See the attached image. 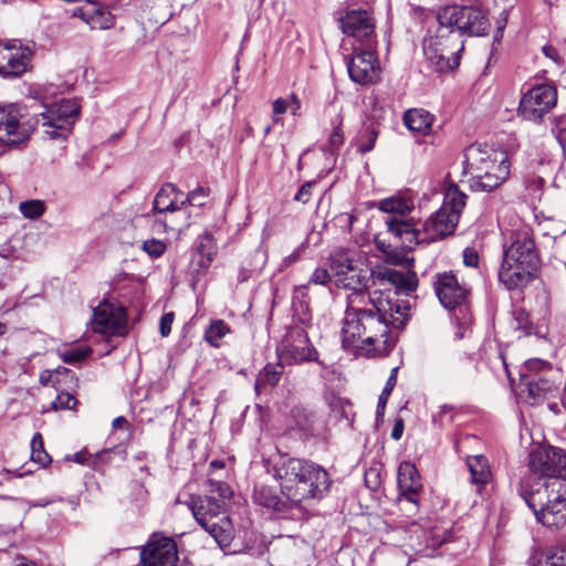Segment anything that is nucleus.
<instances>
[{
    "label": "nucleus",
    "instance_id": "obj_2",
    "mask_svg": "<svg viewBox=\"0 0 566 566\" xmlns=\"http://www.w3.org/2000/svg\"><path fill=\"white\" fill-rule=\"evenodd\" d=\"M400 310V305L381 291L350 293L342 327L344 347H350L360 339L364 344L374 345L376 353L388 352L394 346L389 326L398 321L394 317V311L401 314Z\"/></svg>",
    "mask_w": 566,
    "mask_h": 566
},
{
    "label": "nucleus",
    "instance_id": "obj_16",
    "mask_svg": "<svg viewBox=\"0 0 566 566\" xmlns=\"http://www.w3.org/2000/svg\"><path fill=\"white\" fill-rule=\"evenodd\" d=\"M398 503L401 510L416 514L418 512V493L422 490L420 474L411 462H402L398 468Z\"/></svg>",
    "mask_w": 566,
    "mask_h": 566
},
{
    "label": "nucleus",
    "instance_id": "obj_9",
    "mask_svg": "<svg viewBox=\"0 0 566 566\" xmlns=\"http://www.w3.org/2000/svg\"><path fill=\"white\" fill-rule=\"evenodd\" d=\"M34 125L27 118V108L20 104L0 106V153L28 140Z\"/></svg>",
    "mask_w": 566,
    "mask_h": 566
},
{
    "label": "nucleus",
    "instance_id": "obj_57",
    "mask_svg": "<svg viewBox=\"0 0 566 566\" xmlns=\"http://www.w3.org/2000/svg\"><path fill=\"white\" fill-rule=\"evenodd\" d=\"M542 51H543L544 55L546 57H548L549 60H552L555 64H557V65L562 64V57L556 48H554L551 44H547L542 48Z\"/></svg>",
    "mask_w": 566,
    "mask_h": 566
},
{
    "label": "nucleus",
    "instance_id": "obj_28",
    "mask_svg": "<svg viewBox=\"0 0 566 566\" xmlns=\"http://www.w3.org/2000/svg\"><path fill=\"white\" fill-rule=\"evenodd\" d=\"M530 566H566V547L553 546L535 549L528 559Z\"/></svg>",
    "mask_w": 566,
    "mask_h": 566
},
{
    "label": "nucleus",
    "instance_id": "obj_47",
    "mask_svg": "<svg viewBox=\"0 0 566 566\" xmlns=\"http://www.w3.org/2000/svg\"><path fill=\"white\" fill-rule=\"evenodd\" d=\"M329 281H333L331 269L317 268L310 277V283L317 285H324Z\"/></svg>",
    "mask_w": 566,
    "mask_h": 566
},
{
    "label": "nucleus",
    "instance_id": "obj_20",
    "mask_svg": "<svg viewBox=\"0 0 566 566\" xmlns=\"http://www.w3.org/2000/svg\"><path fill=\"white\" fill-rule=\"evenodd\" d=\"M350 78L358 84L374 83L379 75L377 57L370 50H361L355 53L347 64Z\"/></svg>",
    "mask_w": 566,
    "mask_h": 566
},
{
    "label": "nucleus",
    "instance_id": "obj_60",
    "mask_svg": "<svg viewBox=\"0 0 566 566\" xmlns=\"http://www.w3.org/2000/svg\"><path fill=\"white\" fill-rule=\"evenodd\" d=\"M461 361H457L453 366V371L457 376H465L467 374H472L474 371V364L470 358H467V371L461 370Z\"/></svg>",
    "mask_w": 566,
    "mask_h": 566
},
{
    "label": "nucleus",
    "instance_id": "obj_19",
    "mask_svg": "<svg viewBox=\"0 0 566 566\" xmlns=\"http://www.w3.org/2000/svg\"><path fill=\"white\" fill-rule=\"evenodd\" d=\"M343 33L368 44L375 31L374 20L367 10L352 9L339 19Z\"/></svg>",
    "mask_w": 566,
    "mask_h": 566
},
{
    "label": "nucleus",
    "instance_id": "obj_30",
    "mask_svg": "<svg viewBox=\"0 0 566 566\" xmlns=\"http://www.w3.org/2000/svg\"><path fill=\"white\" fill-rule=\"evenodd\" d=\"M433 123V115L422 108H412L405 113L403 124L411 132L428 135Z\"/></svg>",
    "mask_w": 566,
    "mask_h": 566
},
{
    "label": "nucleus",
    "instance_id": "obj_54",
    "mask_svg": "<svg viewBox=\"0 0 566 566\" xmlns=\"http://www.w3.org/2000/svg\"><path fill=\"white\" fill-rule=\"evenodd\" d=\"M544 184V179L539 176L531 177L525 181L526 188L531 190L534 195H539L542 192Z\"/></svg>",
    "mask_w": 566,
    "mask_h": 566
},
{
    "label": "nucleus",
    "instance_id": "obj_55",
    "mask_svg": "<svg viewBox=\"0 0 566 566\" xmlns=\"http://www.w3.org/2000/svg\"><path fill=\"white\" fill-rule=\"evenodd\" d=\"M331 407L333 411H339L343 417L347 418V409L350 407V403L342 398H333Z\"/></svg>",
    "mask_w": 566,
    "mask_h": 566
},
{
    "label": "nucleus",
    "instance_id": "obj_43",
    "mask_svg": "<svg viewBox=\"0 0 566 566\" xmlns=\"http://www.w3.org/2000/svg\"><path fill=\"white\" fill-rule=\"evenodd\" d=\"M77 400L75 397L69 392H61L56 395L55 400L52 402V408L54 410L59 409H73L76 405Z\"/></svg>",
    "mask_w": 566,
    "mask_h": 566
},
{
    "label": "nucleus",
    "instance_id": "obj_21",
    "mask_svg": "<svg viewBox=\"0 0 566 566\" xmlns=\"http://www.w3.org/2000/svg\"><path fill=\"white\" fill-rule=\"evenodd\" d=\"M387 230L396 239L401 241V244L409 248L411 244L426 242L423 229L416 228L412 220L403 219V217L389 216L386 221Z\"/></svg>",
    "mask_w": 566,
    "mask_h": 566
},
{
    "label": "nucleus",
    "instance_id": "obj_36",
    "mask_svg": "<svg viewBox=\"0 0 566 566\" xmlns=\"http://www.w3.org/2000/svg\"><path fill=\"white\" fill-rule=\"evenodd\" d=\"M230 333L229 325L222 319H214L205 331V339L213 347H219L220 340Z\"/></svg>",
    "mask_w": 566,
    "mask_h": 566
},
{
    "label": "nucleus",
    "instance_id": "obj_23",
    "mask_svg": "<svg viewBox=\"0 0 566 566\" xmlns=\"http://www.w3.org/2000/svg\"><path fill=\"white\" fill-rule=\"evenodd\" d=\"M88 7L77 9L74 14L81 17L92 29H111L115 22L111 11L92 0H88Z\"/></svg>",
    "mask_w": 566,
    "mask_h": 566
},
{
    "label": "nucleus",
    "instance_id": "obj_58",
    "mask_svg": "<svg viewBox=\"0 0 566 566\" xmlns=\"http://www.w3.org/2000/svg\"><path fill=\"white\" fill-rule=\"evenodd\" d=\"M290 108V99L286 98H277L273 102V113L274 115L284 114Z\"/></svg>",
    "mask_w": 566,
    "mask_h": 566
},
{
    "label": "nucleus",
    "instance_id": "obj_53",
    "mask_svg": "<svg viewBox=\"0 0 566 566\" xmlns=\"http://www.w3.org/2000/svg\"><path fill=\"white\" fill-rule=\"evenodd\" d=\"M463 263L467 266L476 268L479 264V254L473 248H465L463 251Z\"/></svg>",
    "mask_w": 566,
    "mask_h": 566
},
{
    "label": "nucleus",
    "instance_id": "obj_18",
    "mask_svg": "<svg viewBox=\"0 0 566 566\" xmlns=\"http://www.w3.org/2000/svg\"><path fill=\"white\" fill-rule=\"evenodd\" d=\"M434 291L446 308H459L461 313L463 312L468 290L458 282L453 273L444 272L438 274L434 282Z\"/></svg>",
    "mask_w": 566,
    "mask_h": 566
},
{
    "label": "nucleus",
    "instance_id": "obj_22",
    "mask_svg": "<svg viewBox=\"0 0 566 566\" xmlns=\"http://www.w3.org/2000/svg\"><path fill=\"white\" fill-rule=\"evenodd\" d=\"M382 284L388 283L396 289V293L409 294L417 289L418 279L412 271H398L395 269H380L371 273Z\"/></svg>",
    "mask_w": 566,
    "mask_h": 566
},
{
    "label": "nucleus",
    "instance_id": "obj_7",
    "mask_svg": "<svg viewBox=\"0 0 566 566\" xmlns=\"http://www.w3.org/2000/svg\"><path fill=\"white\" fill-rule=\"evenodd\" d=\"M467 195L451 184L444 192L441 207L422 224L426 242H433L451 235L465 207Z\"/></svg>",
    "mask_w": 566,
    "mask_h": 566
},
{
    "label": "nucleus",
    "instance_id": "obj_10",
    "mask_svg": "<svg viewBox=\"0 0 566 566\" xmlns=\"http://www.w3.org/2000/svg\"><path fill=\"white\" fill-rule=\"evenodd\" d=\"M333 282L337 287L350 290L352 293H366L370 279L369 270L364 269L346 251H334L331 255Z\"/></svg>",
    "mask_w": 566,
    "mask_h": 566
},
{
    "label": "nucleus",
    "instance_id": "obj_44",
    "mask_svg": "<svg viewBox=\"0 0 566 566\" xmlns=\"http://www.w3.org/2000/svg\"><path fill=\"white\" fill-rule=\"evenodd\" d=\"M209 491L212 494L217 493V495L219 496L217 500H222V503L226 504V500L229 499L232 494L230 486L224 482L214 480H209Z\"/></svg>",
    "mask_w": 566,
    "mask_h": 566
},
{
    "label": "nucleus",
    "instance_id": "obj_31",
    "mask_svg": "<svg viewBox=\"0 0 566 566\" xmlns=\"http://www.w3.org/2000/svg\"><path fill=\"white\" fill-rule=\"evenodd\" d=\"M467 465L471 474V483L483 486L491 480L489 460L483 454L467 457Z\"/></svg>",
    "mask_w": 566,
    "mask_h": 566
},
{
    "label": "nucleus",
    "instance_id": "obj_40",
    "mask_svg": "<svg viewBox=\"0 0 566 566\" xmlns=\"http://www.w3.org/2000/svg\"><path fill=\"white\" fill-rule=\"evenodd\" d=\"M91 353L92 349L90 347H75L64 350L60 356L66 364H76L85 359Z\"/></svg>",
    "mask_w": 566,
    "mask_h": 566
},
{
    "label": "nucleus",
    "instance_id": "obj_13",
    "mask_svg": "<svg viewBox=\"0 0 566 566\" xmlns=\"http://www.w3.org/2000/svg\"><path fill=\"white\" fill-rule=\"evenodd\" d=\"M33 50L19 40L0 42V75L4 78L22 76L31 70Z\"/></svg>",
    "mask_w": 566,
    "mask_h": 566
},
{
    "label": "nucleus",
    "instance_id": "obj_42",
    "mask_svg": "<svg viewBox=\"0 0 566 566\" xmlns=\"http://www.w3.org/2000/svg\"><path fill=\"white\" fill-rule=\"evenodd\" d=\"M209 193V188L198 187L197 189L190 191L184 201L196 207H202L205 206V200L208 198Z\"/></svg>",
    "mask_w": 566,
    "mask_h": 566
},
{
    "label": "nucleus",
    "instance_id": "obj_6",
    "mask_svg": "<svg viewBox=\"0 0 566 566\" xmlns=\"http://www.w3.org/2000/svg\"><path fill=\"white\" fill-rule=\"evenodd\" d=\"M438 23L436 34L423 41V53L437 72H448L459 65L463 41L452 25L441 20Z\"/></svg>",
    "mask_w": 566,
    "mask_h": 566
},
{
    "label": "nucleus",
    "instance_id": "obj_14",
    "mask_svg": "<svg viewBox=\"0 0 566 566\" xmlns=\"http://www.w3.org/2000/svg\"><path fill=\"white\" fill-rule=\"evenodd\" d=\"M557 103L556 88L548 84L537 85L525 93L518 112L531 122H539Z\"/></svg>",
    "mask_w": 566,
    "mask_h": 566
},
{
    "label": "nucleus",
    "instance_id": "obj_64",
    "mask_svg": "<svg viewBox=\"0 0 566 566\" xmlns=\"http://www.w3.org/2000/svg\"><path fill=\"white\" fill-rule=\"evenodd\" d=\"M305 286L296 287L294 291L293 301L297 300L300 296L304 295Z\"/></svg>",
    "mask_w": 566,
    "mask_h": 566
},
{
    "label": "nucleus",
    "instance_id": "obj_25",
    "mask_svg": "<svg viewBox=\"0 0 566 566\" xmlns=\"http://www.w3.org/2000/svg\"><path fill=\"white\" fill-rule=\"evenodd\" d=\"M181 192L172 184L164 185L156 193L153 210L157 213L175 212L186 206V201L178 202Z\"/></svg>",
    "mask_w": 566,
    "mask_h": 566
},
{
    "label": "nucleus",
    "instance_id": "obj_61",
    "mask_svg": "<svg viewBox=\"0 0 566 566\" xmlns=\"http://www.w3.org/2000/svg\"><path fill=\"white\" fill-rule=\"evenodd\" d=\"M403 433V421L402 419H397L394 428L391 430V438L394 440H399Z\"/></svg>",
    "mask_w": 566,
    "mask_h": 566
},
{
    "label": "nucleus",
    "instance_id": "obj_27",
    "mask_svg": "<svg viewBox=\"0 0 566 566\" xmlns=\"http://www.w3.org/2000/svg\"><path fill=\"white\" fill-rule=\"evenodd\" d=\"M409 532L411 542H413V537H416L419 551L421 547L434 549L446 543L450 536L447 530L443 533H440L438 530L427 532L415 522L411 523Z\"/></svg>",
    "mask_w": 566,
    "mask_h": 566
},
{
    "label": "nucleus",
    "instance_id": "obj_17",
    "mask_svg": "<svg viewBox=\"0 0 566 566\" xmlns=\"http://www.w3.org/2000/svg\"><path fill=\"white\" fill-rule=\"evenodd\" d=\"M92 328L99 334L124 336L126 334L124 308L106 301L99 303L93 312Z\"/></svg>",
    "mask_w": 566,
    "mask_h": 566
},
{
    "label": "nucleus",
    "instance_id": "obj_4",
    "mask_svg": "<svg viewBox=\"0 0 566 566\" xmlns=\"http://www.w3.org/2000/svg\"><path fill=\"white\" fill-rule=\"evenodd\" d=\"M539 254L531 228L512 230L503 244L499 280L507 290H522L534 277Z\"/></svg>",
    "mask_w": 566,
    "mask_h": 566
},
{
    "label": "nucleus",
    "instance_id": "obj_41",
    "mask_svg": "<svg viewBox=\"0 0 566 566\" xmlns=\"http://www.w3.org/2000/svg\"><path fill=\"white\" fill-rule=\"evenodd\" d=\"M197 252L214 256L216 247L213 242V237L209 232H205L201 235H199L197 243Z\"/></svg>",
    "mask_w": 566,
    "mask_h": 566
},
{
    "label": "nucleus",
    "instance_id": "obj_59",
    "mask_svg": "<svg viewBox=\"0 0 566 566\" xmlns=\"http://www.w3.org/2000/svg\"><path fill=\"white\" fill-rule=\"evenodd\" d=\"M286 99H290L291 114L293 116H300L301 115V101L297 97V95L292 93L291 95H289V97H286Z\"/></svg>",
    "mask_w": 566,
    "mask_h": 566
},
{
    "label": "nucleus",
    "instance_id": "obj_48",
    "mask_svg": "<svg viewBox=\"0 0 566 566\" xmlns=\"http://www.w3.org/2000/svg\"><path fill=\"white\" fill-rule=\"evenodd\" d=\"M306 247L304 244L297 247L291 254L285 256L279 268V271H283L286 268L293 265L294 263L298 262L305 252Z\"/></svg>",
    "mask_w": 566,
    "mask_h": 566
},
{
    "label": "nucleus",
    "instance_id": "obj_15",
    "mask_svg": "<svg viewBox=\"0 0 566 566\" xmlns=\"http://www.w3.org/2000/svg\"><path fill=\"white\" fill-rule=\"evenodd\" d=\"M527 373L521 374L522 384L527 391V398L531 403H537L545 399L549 394L556 390L554 381L545 376L538 375L539 371H551V364L542 359H528L525 363Z\"/></svg>",
    "mask_w": 566,
    "mask_h": 566
},
{
    "label": "nucleus",
    "instance_id": "obj_1",
    "mask_svg": "<svg viewBox=\"0 0 566 566\" xmlns=\"http://www.w3.org/2000/svg\"><path fill=\"white\" fill-rule=\"evenodd\" d=\"M521 495L536 520L547 527L566 522V451L541 447L528 454V474L521 483Z\"/></svg>",
    "mask_w": 566,
    "mask_h": 566
},
{
    "label": "nucleus",
    "instance_id": "obj_49",
    "mask_svg": "<svg viewBox=\"0 0 566 566\" xmlns=\"http://www.w3.org/2000/svg\"><path fill=\"white\" fill-rule=\"evenodd\" d=\"M344 143V133L340 125L334 127L328 138L329 150L338 149Z\"/></svg>",
    "mask_w": 566,
    "mask_h": 566
},
{
    "label": "nucleus",
    "instance_id": "obj_32",
    "mask_svg": "<svg viewBox=\"0 0 566 566\" xmlns=\"http://www.w3.org/2000/svg\"><path fill=\"white\" fill-rule=\"evenodd\" d=\"M252 499L255 504L266 509L274 511H283L284 509V502L280 499L277 493L266 485H256Z\"/></svg>",
    "mask_w": 566,
    "mask_h": 566
},
{
    "label": "nucleus",
    "instance_id": "obj_39",
    "mask_svg": "<svg viewBox=\"0 0 566 566\" xmlns=\"http://www.w3.org/2000/svg\"><path fill=\"white\" fill-rule=\"evenodd\" d=\"M20 212L28 219H38L44 211L45 206L41 200H27L20 203Z\"/></svg>",
    "mask_w": 566,
    "mask_h": 566
},
{
    "label": "nucleus",
    "instance_id": "obj_26",
    "mask_svg": "<svg viewBox=\"0 0 566 566\" xmlns=\"http://www.w3.org/2000/svg\"><path fill=\"white\" fill-rule=\"evenodd\" d=\"M292 416L296 427L302 431L305 438L322 434L324 424L314 411L303 407H296L292 410Z\"/></svg>",
    "mask_w": 566,
    "mask_h": 566
},
{
    "label": "nucleus",
    "instance_id": "obj_33",
    "mask_svg": "<svg viewBox=\"0 0 566 566\" xmlns=\"http://www.w3.org/2000/svg\"><path fill=\"white\" fill-rule=\"evenodd\" d=\"M378 135V125L374 123L364 124L356 137L357 150L361 154L371 151L375 147Z\"/></svg>",
    "mask_w": 566,
    "mask_h": 566
},
{
    "label": "nucleus",
    "instance_id": "obj_34",
    "mask_svg": "<svg viewBox=\"0 0 566 566\" xmlns=\"http://www.w3.org/2000/svg\"><path fill=\"white\" fill-rule=\"evenodd\" d=\"M285 364L279 363L276 365L268 364L259 374L255 381V390L259 391L262 387L265 386H275L283 373V367Z\"/></svg>",
    "mask_w": 566,
    "mask_h": 566
},
{
    "label": "nucleus",
    "instance_id": "obj_62",
    "mask_svg": "<svg viewBox=\"0 0 566 566\" xmlns=\"http://www.w3.org/2000/svg\"><path fill=\"white\" fill-rule=\"evenodd\" d=\"M125 423H127V420L125 417H117L113 420V427L114 428H120L122 426H124Z\"/></svg>",
    "mask_w": 566,
    "mask_h": 566
},
{
    "label": "nucleus",
    "instance_id": "obj_38",
    "mask_svg": "<svg viewBox=\"0 0 566 566\" xmlns=\"http://www.w3.org/2000/svg\"><path fill=\"white\" fill-rule=\"evenodd\" d=\"M31 460L41 467H45L51 461L50 455L44 450L43 439L39 432L34 433L31 440Z\"/></svg>",
    "mask_w": 566,
    "mask_h": 566
},
{
    "label": "nucleus",
    "instance_id": "obj_12",
    "mask_svg": "<svg viewBox=\"0 0 566 566\" xmlns=\"http://www.w3.org/2000/svg\"><path fill=\"white\" fill-rule=\"evenodd\" d=\"M276 352L281 364L287 365L317 361L318 356L307 333L301 327L290 328Z\"/></svg>",
    "mask_w": 566,
    "mask_h": 566
},
{
    "label": "nucleus",
    "instance_id": "obj_24",
    "mask_svg": "<svg viewBox=\"0 0 566 566\" xmlns=\"http://www.w3.org/2000/svg\"><path fill=\"white\" fill-rule=\"evenodd\" d=\"M224 505L222 500H217V497L210 495L195 502L191 506V511L196 521L200 525H203L205 523L218 521L221 516H227Z\"/></svg>",
    "mask_w": 566,
    "mask_h": 566
},
{
    "label": "nucleus",
    "instance_id": "obj_45",
    "mask_svg": "<svg viewBox=\"0 0 566 566\" xmlns=\"http://www.w3.org/2000/svg\"><path fill=\"white\" fill-rule=\"evenodd\" d=\"M143 250L151 258H158L166 251V244L160 240L150 239L144 241Z\"/></svg>",
    "mask_w": 566,
    "mask_h": 566
},
{
    "label": "nucleus",
    "instance_id": "obj_56",
    "mask_svg": "<svg viewBox=\"0 0 566 566\" xmlns=\"http://www.w3.org/2000/svg\"><path fill=\"white\" fill-rule=\"evenodd\" d=\"M212 260V255H206L197 252V255L193 258V263L197 265L198 270L205 271L210 266Z\"/></svg>",
    "mask_w": 566,
    "mask_h": 566
},
{
    "label": "nucleus",
    "instance_id": "obj_63",
    "mask_svg": "<svg viewBox=\"0 0 566 566\" xmlns=\"http://www.w3.org/2000/svg\"><path fill=\"white\" fill-rule=\"evenodd\" d=\"M14 566H36L33 563H28L24 557H18Z\"/></svg>",
    "mask_w": 566,
    "mask_h": 566
},
{
    "label": "nucleus",
    "instance_id": "obj_37",
    "mask_svg": "<svg viewBox=\"0 0 566 566\" xmlns=\"http://www.w3.org/2000/svg\"><path fill=\"white\" fill-rule=\"evenodd\" d=\"M397 374H398V367L392 368L390 371V375L387 379V382L378 398L377 417H382L385 413L388 398L390 397V395L397 384Z\"/></svg>",
    "mask_w": 566,
    "mask_h": 566
},
{
    "label": "nucleus",
    "instance_id": "obj_46",
    "mask_svg": "<svg viewBox=\"0 0 566 566\" xmlns=\"http://www.w3.org/2000/svg\"><path fill=\"white\" fill-rule=\"evenodd\" d=\"M365 484L373 491H377L380 488L381 476L377 468H370L365 472Z\"/></svg>",
    "mask_w": 566,
    "mask_h": 566
},
{
    "label": "nucleus",
    "instance_id": "obj_29",
    "mask_svg": "<svg viewBox=\"0 0 566 566\" xmlns=\"http://www.w3.org/2000/svg\"><path fill=\"white\" fill-rule=\"evenodd\" d=\"M208 532L220 547L230 546L233 539V526L228 516H221L218 521H212L201 525Z\"/></svg>",
    "mask_w": 566,
    "mask_h": 566
},
{
    "label": "nucleus",
    "instance_id": "obj_35",
    "mask_svg": "<svg viewBox=\"0 0 566 566\" xmlns=\"http://www.w3.org/2000/svg\"><path fill=\"white\" fill-rule=\"evenodd\" d=\"M379 209L390 216L405 217L412 209V203L403 198H387L379 202Z\"/></svg>",
    "mask_w": 566,
    "mask_h": 566
},
{
    "label": "nucleus",
    "instance_id": "obj_3",
    "mask_svg": "<svg viewBox=\"0 0 566 566\" xmlns=\"http://www.w3.org/2000/svg\"><path fill=\"white\" fill-rule=\"evenodd\" d=\"M273 476L280 483L282 494L293 503L321 500L332 484L322 465L300 458L281 457L273 465Z\"/></svg>",
    "mask_w": 566,
    "mask_h": 566
},
{
    "label": "nucleus",
    "instance_id": "obj_11",
    "mask_svg": "<svg viewBox=\"0 0 566 566\" xmlns=\"http://www.w3.org/2000/svg\"><path fill=\"white\" fill-rule=\"evenodd\" d=\"M80 115V106L74 99H61L59 103L46 106L40 114L43 133L50 139H65L73 124Z\"/></svg>",
    "mask_w": 566,
    "mask_h": 566
},
{
    "label": "nucleus",
    "instance_id": "obj_5",
    "mask_svg": "<svg viewBox=\"0 0 566 566\" xmlns=\"http://www.w3.org/2000/svg\"><path fill=\"white\" fill-rule=\"evenodd\" d=\"M463 164L471 176L470 188L473 191H493L510 175L507 153L488 144L475 143L467 147Z\"/></svg>",
    "mask_w": 566,
    "mask_h": 566
},
{
    "label": "nucleus",
    "instance_id": "obj_50",
    "mask_svg": "<svg viewBox=\"0 0 566 566\" xmlns=\"http://www.w3.org/2000/svg\"><path fill=\"white\" fill-rule=\"evenodd\" d=\"M175 318L172 312L166 313L161 316L159 322V332L163 337H167L171 332V325Z\"/></svg>",
    "mask_w": 566,
    "mask_h": 566
},
{
    "label": "nucleus",
    "instance_id": "obj_52",
    "mask_svg": "<svg viewBox=\"0 0 566 566\" xmlns=\"http://www.w3.org/2000/svg\"><path fill=\"white\" fill-rule=\"evenodd\" d=\"M314 181H307L298 189L296 192L294 200L306 203L311 198V189L314 186Z\"/></svg>",
    "mask_w": 566,
    "mask_h": 566
},
{
    "label": "nucleus",
    "instance_id": "obj_51",
    "mask_svg": "<svg viewBox=\"0 0 566 566\" xmlns=\"http://www.w3.org/2000/svg\"><path fill=\"white\" fill-rule=\"evenodd\" d=\"M557 139L566 154V116H560L556 122Z\"/></svg>",
    "mask_w": 566,
    "mask_h": 566
},
{
    "label": "nucleus",
    "instance_id": "obj_8",
    "mask_svg": "<svg viewBox=\"0 0 566 566\" xmlns=\"http://www.w3.org/2000/svg\"><path fill=\"white\" fill-rule=\"evenodd\" d=\"M437 20L452 25L462 36L488 34L490 22L485 12L475 6H448L439 10Z\"/></svg>",
    "mask_w": 566,
    "mask_h": 566
}]
</instances>
